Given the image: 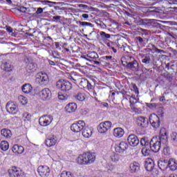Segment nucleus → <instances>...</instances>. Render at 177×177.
I'll return each mask as SVG.
<instances>
[{"label":"nucleus","instance_id":"nucleus-1","mask_svg":"<svg viewBox=\"0 0 177 177\" xmlns=\"http://www.w3.org/2000/svg\"><path fill=\"white\" fill-rule=\"evenodd\" d=\"M95 160H96V156L93 153L86 152L80 154L76 161L79 165H91V164L95 162Z\"/></svg>","mask_w":177,"mask_h":177},{"label":"nucleus","instance_id":"nucleus-2","mask_svg":"<svg viewBox=\"0 0 177 177\" xmlns=\"http://www.w3.org/2000/svg\"><path fill=\"white\" fill-rule=\"evenodd\" d=\"M55 86L57 89H59L62 92H67V91H70L73 88V85L70 82L63 79L57 81Z\"/></svg>","mask_w":177,"mask_h":177},{"label":"nucleus","instance_id":"nucleus-3","mask_svg":"<svg viewBox=\"0 0 177 177\" xmlns=\"http://www.w3.org/2000/svg\"><path fill=\"white\" fill-rule=\"evenodd\" d=\"M36 82L41 86H45L49 84V76L46 73H39L36 75Z\"/></svg>","mask_w":177,"mask_h":177},{"label":"nucleus","instance_id":"nucleus-4","mask_svg":"<svg viewBox=\"0 0 177 177\" xmlns=\"http://www.w3.org/2000/svg\"><path fill=\"white\" fill-rule=\"evenodd\" d=\"M161 145L162 142L158 140L157 137H153L150 140V148L153 153H158L160 151V149H161Z\"/></svg>","mask_w":177,"mask_h":177},{"label":"nucleus","instance_id":"nucleus-5","mask_svg":"<svg viewBox=\"0 0 177 177\" xmlns=\"http://www.w3.org/2000/svg\"><path fill=\"white\" fill-rule=\"evenodd\" d=\"M85 122L84 120H79L76 123H73L71 126V129L73 131V132H75V133H78V132H81L84 128H85Z\"/></svg>","mask_w":177,"mask_h":177},{"label":"nucleus","instance_id":"nucleus-6","mask_svg":"<svg viewBox=\"0 0 177 177\" xmlns=\"http://www.w3.org/2000/svg\"><path fill=\"white\" fill-rule=\"evenodd\" d=\"M111 125L112 124L110 121H105L100 123L97 127L98 132H100V133H106V132L110 131Z\"/></svg>","mask_w":177,"mask_h":177},{"label":"nucleus","instance_id":"nucleus-7","mask_svg":"<svg viewBox=\"0 0 177 177\" xmlns=\"http://www.w3.org/2000/svg\"><path fill=\"white\" fill-rule=\"evenodd\" d=\"M53 121V117L51 115H43L39 119V123L41 127H48Z\"/></svg>","mask_w":177,"mask_h":177},{"label":"nucleus","instance_id":"nucleus-8","mask_svg":"<svg viewBox=\"0 0 177 177\" xmlns=\"http://www.w3.org/2000/svg\"><path fill=\"white\" fill-rule=\"evenodd\" d=\"M158 140L165 146L168 145V133L167 132V129L165 128H162L160 129Z\"/></svg>","mask_w":177,"mask_h":177},{"label":"nucleus","instance_id":"nucleus-9","mask_svg":"<svg viewBox=\"0 0 177 177\" xmlns=\"http://www.w3.org/2000/svg\"><path fill=\"white\" fill-rule=\"evenodd\" d=\"M149 121L153 128H159L160 127V118L155 113H152L149 115Z\"/></svg>","mask_w":177,"mask_h":177},{"label":"nucleus","instance_id":"nucleus-10","mask_svg":"<svg viewBox=\"0 0 177 177\" xmlns=\"http://www.w3.org/2000/svg\"><path fill=\"white\" fill-rule=\"evenodd\" d=\"M6 109L10 114H17L19 111V106L15 104L13 102H8L6 106Z\"/></svg>","mask_w":177,"mask_h":177},{"label":"nucleus","instance_id":"nucleus-11","mask_svg":"<svg viewBox=\"0 0 177 177\" xmlns=\"http://www.w3.org/2000/svg\"><path fill=\"white\" fill-rule=\"evenodd\" d=\"M39 95L41 100H49L52 97V92L49 88H45L39 91Z\"/></svg>","mask_w":177,"mask_h":177},{"label":"nucleus","instance_id":"nucleus-12","mask_svg":"<svg viewBox=\"0 0 177 177\" xmlns=\"http://www.w3.org/2000/svg\"><path fill=\"white\" fill-rule=\"evenodd\" d=\"M37 172L41 177H48L50 175V169L48 166H39Z\"/></svg>","mask_w":177,"mask_h":177},{"label":"nucleus","instance_id":"nucleus-13","mask_svg":"<svg viewBox=\"0 0 177 177\" xmlns=\"http://www.w3.org/2000/svg\"><path fill=\"white\" fill-rule=\"evenodd\" d=\"M8 174L10 177H24L23 171L16 167H12L10 169Z\"/></svg>","mask_w":177,"mask_h":177},{"label":"nucleus","instance_id":"nucleus-14","mask_svg":"<svg viewBox=\"0 0 177 177\" xmlns=\"http://www.w3.org/2000/svg\"><path fill=\"white\" fill-rule=\"evenodd\" d=\"M24 61H25V62L28 63V64L26 66V70L28 72L34 73L35 71H36L37 64L32 62V61H31V59H30L27 57L24 59Z\"/></svg>","mask_w":177,"mask_h":177},{"label":"nucleus","instance_id":"nucleus-15","mask_svg":"<svg viewBox=\"0 0 177 177\" xmlns=\"http://www.w3.org/2000/svg\"><path fill=\"white\" fill-rule=\"evenodd\" d=\"M136 122L138 127H141V128H147L149 125V119L146 117L138 116L136 118Z\"/></svg>","mask_w":177,"mask_h":177},{"label":"nucleus","instance_id":"nucleus-16","mask_svg":"<svg viewBox=\"0 0 177 177\" xmlns=\"http://www.w3.org/2000/svg\"><path fill=\"white\" fill-rule=\"evenodd\" d=\"M127 142L129 145H130V146H132L133 147H136V146L139 145V138L134 134H131L127 138Z\"/></svg>","mask_w":177,"mask_h":177},{"label":"nucleus","instance_id":"nucleus-17","mask_svg":"<svg viewBox=\"0 0 177 177\" xmlns=\"http://www.w3.org/2000/svg\"><path fill=\"white\" fill-rule=\"evenodd\" d=\"M56 143H57V140L55 136H49L46 140V145L48 147H52V146H55Z\"/></svg>","mask_w":177,"mask_h":177},{"label":"nucleus","instance_id":"nucleus-18","mask_svg":"<svg viewBox=\"0 0 177 177\" xmlns=\"http://www.w3.org/2000/svg\"><path fill=\"white\" fill-rule=\"evenodd\" d=\"M145 168L148 171H151L152 169H154V161L149 158L145 160Z\"/></svg>","mask_w":177,"mask_h":177},{"label":"nucleus","instance_id":"nucleus-19","mask_svg":"<svg viewBox=\"0 0 177 177\" xmlns=\"http://www.w3.org/2000/svg\"><path fill=\"white\" fill-rule=\"evenodd\" d=\"M128 149V144L125 142H122L119 144V146L115 147L116 153H123Z\"/></svg>","mask_w":177,"mask_h":177},{"label":"nucleus","instance_id":"nucleus-20","mask_svg":"<svg viewBox=\"0 0 177 177\" xmlns=\"http://www.w3.org/2000/svg\"><path fill=\"white\" fill-rule=\"evenodd\" d=\"M124 156L121 154V153H114L113 156L111 157V160L113 162H122V161H124Z\"/></svg>","mask_w":177,"mask_h":177},{"label":"nucleus","instance_id":"nucleus-21","mask_svg":"<svg viewBox=\"0 0 177 177\" xmlns=\"http://www.w3.org/2000/svg\"><path fill=\"white\" fill-rule=\"evenodd\" d=\"M158 166L161 171H165L168 168V160L165 159H160L158 162Z\"/></svg>","mask_w":177,"mask_h":177},{"label":"nucleus","instance_id":"nucleus-22","mask_svg":"<svg viewBox=\"0 0 177 177\" xmlns=\"http://www.w3.org/2000/svg\"><path fill=\"white\" fill-rule=\"evenodd\" d=\"M124 133H125V132L121 127L115 128L113 130V136H115V138H122Z\"/></svg>","mask_w":177,"mask_h":177},{"label":"nucleus","instance_id":"nucleus-23","mask_svg":"<svg viewBox=\"0 0 177 177\" xmlns=\"http://www.w3.org/2000/svg\"><path fill=\"white\" fill-rule=\"evenodd\" d=\"M65 110L67 113H74L77 110V104L74 102L68 104L65 107Z\"/></svg>","mask_w":177,"mask_h":177},{"label":"nucleus","instance_id":"nucleus-24","mask_svg":"<svg viewBox=\"0 0 177 177\" xmlns=\"http://www.w3.org/2000/svg\"><path fill=\"white\" fill-rule=\"evenodd\" d=\"M167 165L169 168H170L171 171H176L177 170V163L176 160L174 158H170L169 161H167Z\"/></svg>","mask_w":177,"mask_h":177},{"label":"nucleus","instance_id":"nucleus-25","mask_svg":"<svg viewBox=\"0 0 177 177\" xmlns=\"http://www.w3.org/2000/svg\"><path fill=\"white\" fill-rule=\"evenodd\" d=\"M82 135L84 136V138H91V136H92V129H91L89 127H84Z\"/></svg>","mask_w":177,"mask_h":177},{"label":"nucleus","instance_id":"nucleus-26","mask_svg":"<svg viewBox=\"0 0 177 177\" xmlns=\"http://www.w3.org/2000/svg\"><path fill=\"white\" fill-rule=\"evenodd\" d=\"M129 168H130V172L133 174L136 172H139V169H140V167L139 166V163L134 162L130 165Z\"/></svg>","mask_w":177,"mask_h":177},{"label":"nucleus","instance_id":"nucleus-27","mask_svg":"<svg viewBox=\"0 0 177 177\" xmlns=\"http://www.w3.org/2000/svg\"><path fill=\"white\" fill-rule=\"evenodd\" d=\"M12 150L13 153H17V154H23V153H24V147L23 146H19L18 145H15Z\"/></svg>","mask_w":177,"mask_h":177},{"label":"nucleus","instance_id":"nucleus-28","mask_svg":"<svg viewBox=\"0 0 177 177\" xmlns=\"http://www.w3.org/2000/svg\"><path fill=\"white\" fill-rule=\"evenodd\" d=\"M1 134L5 139H10L12 138V131L8 129H1Z\"/></svg>","mask_w":177,"mask_h":177},{"label":"nucleus","instance_id":"nucleus-29","mask_svg":"<svg viewBox=\"0 0 177 177\" xmlns=\"http://www.w3.org/2000/svg\"><path fill=\"white\" fill-rule=\"evenodd\" d=\"M130 59H133V62L127 64L128 68H132L133 70H138V67H139V64L138 61H136L133 57H131Z\"/></svg>","mask_w":177,"mask_h":177},{"label":"nucleus","instance_id":"nucleus-30","mask_svg":"<svg viewBox=\"0 0 177 177\" xmlns=\"http://www.w3.org/2000/svg\"><path fill=\"white\" fill-rule=\"evenodd\" d=\"M21 89L24 93L28 94L32 91V86L30 84H25L22 86Z\"/></svg>","mask_w":177,"mask_h":177},{"label":"nucleus","instance_id":"nucleus-31","mask_svg":"<svg viewBox=\"0 0 177 177\" xmlns=\"http://www.w3.org/2000/svg\"><path fill=\"white\" fill-rule=\"evenodd\" d=\"M1 68L4 70V71H12V66L9 62H5L1 64Z\"/></svg>","mask_w":177,"mask_h":177},{"label":"nucleus","instance_id":"nucleus-32","mask_svg":"<svg viewBox=\"0 0 177 177\" xmlns=\"http://www.w3.org/2000/svg\"><path fill=\"white\" fill-rule=\"evenodd\" d=\"M87 57L86 60L91 61L90 59L93 60H96V59H99V55H97V53L93 51L88 54H87Z\"/></svg>","mask_w":177,"mask_h":177},{"label":"nucleus","instance_id":"nucleus-33","mask_svg":"<svg viewBox=\"0 0 177 177\" xmlns=\"http://www.w3.org/2000/svg\"><path fill=\"white\" fill-rule=\"evenodd\" d=\"M0 149L3 150V151H6L9 149V142L8 141H1L0 143Z\"/></svg>","mask_w":177,"mask_h":177},{"label":"nucleus","instance_id":"nucleus-34","mask_svg":"<svg viewBox=\"0 0 177 177\" xmlns=\"http://www.w3.org/2000/svg\"><path fill=\"white\" fill-rule=\"evenodd\" d=\"M100 35L102 41L110 39V38L111 37V35L110 34H107L106 33V32H103V31L100 32Z\"/></svg>","mask_w":177,"mask_h":177},{"label":"nucleus","instance_id":"nucleus-35","mask_svg":"<svg viewBox=\"0 0 177 177\" xmlns=\"http://www.w3.org/2000/svg\"><path fill=\"white\" fill-rule=\"evenodd\" d=\"M140 145L141 146H144L145 147L149 146V145L150 146V140H149V138H147V137H144L141 138Z\"/></svg>","mask_w":177,"mask_h":177},{"label":"nucleus","instance_id":"nucleus-36","mask_svg":"<svg viewBox=\"0 0 177 177\" xmlns=\"http://www.w3.org/2000/svg\"><path fill=\"white\" fill-rule=\"evenodd\" d=\"M74 98L79 102H84L85 100V94L79 93L74 95Z\"/></svg>","mask_w":177,"mask_h":177},{"label":"nucleus","instance_id":"nucleus-37","mask_svg":"<svg viewBox=\"0 0 177 177\" xmlns=\"http://www.w3.org/2000/svg\"><path fill=\"white\" fill-rule=\"evenodd\" d=\"M80 84L83 85L84 88H85V86H87L88 89H92V84H91V83H89V81H88L87 80L83 79L81 81Z\"/></svg>","mask_w":177,"mask_h":177},{"label":"nucleus","instance_id":"nucleus-38","mask_svg":"<svg viewBox=\"0 0 177 177\" xmlns=\"http://www.w3.org/2000/svg\"><path fill=\"white\" fill-rule=\"evenodd\" d=\"M44 12V8H38L35 13L32 14V17H39Z\"/></svg>","mask_w":177,"mask_h":177},{"label":"nucleus","instance_id":"nucleus-39","mask_svg":"<svg viewBox=\"0 0 177 177\" xmlns=\"http://www.w3.org/2000/svg\"><path fill=\"white\" fill-rule=\"evenodd\" d=\"M61 177H74V174L71 171H64L61 173Z\"/></svg>","mask_w":177,"mask_h":177},{"label":"nucleus","instance_id":"nucleus-40","mask_svg":"<svg viewBox=\"0 0 177 177\" xmlns=\"http://www.w3.org/2000/svg\"><path fill=\"white\" fill-rule=\"evenodd\" d=\"M22 120L25 122L31 121V115L28 113H25L23 114Z\"/></svg>","mask_w":177,"mask_h":177},{"label":"nucleus","instance_id":"nucleus-41","mask_svg":"<svg viewBox=\"0 0 177 177\" xmlns=\"http://www.w3.org/2000/svg\"><path fill=\"white\" fill-rule=\"evenodd\" d=\"M142 156H145L146 157L150 154V149H147V147H145L142 149Z\"/></svg>","mask_w":177,"mask_h":177},{"label":"nucleus","instance_id":"nucleus-42","mask_svg":"<svg viewBox=\"0 0 177 177\" xmlns=\"http://www.w3.org/2000/svg\"><path fill=\"white\" fill-rule=\"evenodd\" d=\"M142 63L144 64H150V62H151V59H150V56H145L142 59Z\"/></svg>","mask_w":177,"mask_h":177},{"label":"nucleus","instance_id":"nucleus-43","mask_svg":"<svg viewBox=\"0 0 177 177\" xmlns=\"http://www.w3.org/2000/svg\"><path fill=\"white\" fill-rule=\"evenodd\" d=\"M162 154H164L165 156H169V154H171V151L169 150V147H164Z\"/></svg>","mask_w":177,"mask_h":177},{"label":"nucleus","instance_id":"nucleus-44","mask_svg":"<svg viewBox=\"0 0 177 177\" xmlns=\"http://www.w3.org/2000/svg\"><path fill=\"white\" fill-rule=\"evenodd\" d=\"M41 3L44 5H49L50 6H53V5H56V2H53L48 0L41 1Z\"/></svg>","mask_w":177,"mask_h":177},{"label":"nucleus","instance_id":"nucleus-45","mask_svg":"<svg viewBox=\"0 0 177 177\" xmlns=\"http://www.w3.org/2000/svg\"><path fill=\"white\" fill-rule=\"evenodd\" d=\"M153 20L154 19H141V22L142 24H150L153 23Z\"/></svg>","mask_w":177,"mask_h":177},{"label":"nucleus","instance_id":"nucleus-46","mask_svg":"<svg viewBox=\"0 0 177 177\" xmlns=\"http://www.w3.org/2000/svg\"><path fill=\"white\" fill-rule=\"evenodd\" d=\"M68 96L66 94H58V99L59 100H67Z\"/></svg>","mask_w":177,"mask_h":177},{"label":"nucleus","instance_id":"nucleus-47","mask_svg":"<svg viewBox=\"0 0 177 177\" xmlns=\"http://www.w3.org/2000/svg\"><path fill=\"white\" fill-rule=\"evenodd\" d=\"M171 140L174 141V143H177V133L174 132L171 135Z\"/></svg>","mask_w":177,"mask_h":177},{"label":"nucleus","instance_id":"nucleus-48","mask_svg":"<svg viewBox=\"0 0 177 177\" xmlns=\"http://www.w3.org/2000/svg\"><path fill=\"white\" fill-rule=\"evenodd\" d=\"M147 106L149 107V109H156L157 108V104L156 103H147Z\"/></svg>","mask_w":177,"mask_h":177},{"label":"nucleus","instance_id":"nucleus-49","mask_svg":"<svg viewBox=\"0 0 177 177\" xmlns=\"http://www.w3.org/2000/svg\"><path fill=\"white\" fill-rule=\"evenodd\" d=\"M136 40L137 41V42H139L140 45H142V44L145 42V40H143V38H142L141 37H136Z\"/></svg>","mask_w":177,"mask_h":177},{"label":"nucleus","instance_id":"nucleus-50","mask_svg":"<svg viewBox=\"0 0 177 177\" xmlns=\"http://www.w3.org/2000/svg\"><path fill=\"white\" fill-rule=\"evenodd\" d=\"M81 26H88L89 27H93V24L89 22H80Z\"/></svg>","mask_w":177,"mask_h":177},{"label":"nucleus","instance_id":"nucleus-51","mask_svg":"<svg viewBox=\"0 0 177 177\" xmlns=\"http://www.w3.org/2000/svg\"><path fill=\"white\" fill-rule=\"evenodd\" d=\"M62 19L60 16H54L53 17L52 21H59Z\"/></svg>","mask_w":177,"mask_h":177},{"label":"nucleus","instance_id":"nucleus-52","mask_svg":"<svg viewBox=\"0 0 177 177\" xmlns=\"http://www.w3.org/2000/svg\"><path fill=\"white\" fill-rule=\"evenodd\" d=\"M18 10H19V12H21L22 13H26V10H27V8L21 6V7H19Z\"/></svg>","mask_w":177,"mask_h":177},{"label":"nucleus","instance_id":"nucleus-53","mask_svg":"<svg viewBox=\"0 0 177 177\" xmlns=\"http://www.w3.org/2000/svg\"><path fill=\"white\" fill-rule=\"evenodd\" d=\"M133 89L134 90L135 93H139V90L138 89V86H136V84L133 86Z\"/></svg>","mask_w":177,"mask_h":177},{"label":"nucleus","instance_id":"nucleus-54","mask_svg":"<svg viewBox=\"0 0 177 177\" xmlns=\"http://www.w3.org/2000/svg\"><path fill=\"white\" fill-rule=\"evenodd\" d=\"M102 59H104L105 60H107V62H109V60H111V59H113V56H105L103 57Z\"/></svg>","mask_w":177,"mask_h":177},{"label":"nucleus","instance_id":"nucleus-55","mask_svg":"<svg viewBox=\"0 0 177 177\" xmlns=\"http://www.w3.org/2000/svg\"><path fill=\"white\" fill-rule=\"evenodd\" d=\"M6 31H8V32H13V29L10 26H8L6 28Z\"/></svg>","mask_w":177,"mask_h":177},{"label":"nucleus","instance_id":"nucleus-56","mask_svg":"<svg viewBox=\"0 0 177 177\" xmlns=\"http://www.w3.org/2000/svg\"><path fill=\"white\" fill-rule=\"evenodd\" d=\"M79 8H82L83 9H85V8H88V6L85 4H80Z\"/></svg>","mask_w":177,"mask_h":177},{"label":"nucleus","instance_id":"nucleus-57","mask_svg":"<svg viewBox=\"0 0 177 177\" xmlns=\"http://www.w3.org/2000/svg\"><path fill=\"white\" fill-rule=\"evenodd\" d=\"M82 17H83L84 19H88L89 18V15L88 14H83L82 15Z\"/></svg>","mask_w":177,"mask_h":177},{"label":"nucleus","instance_id":"nucleus-58","mask_svg":"<svg viewBox=\"0 0 177 177\" xmlns=\"http://www.w3.org/2000/svg\"><path fill=\"white\" fill-rule=\"evenodd\" d=\"M48 63L50 66H55V62L52 61V60H48Z\"/></svg>","mask_w":177,"mask_h":177},{"label":"nucleus","instance_id":"nucleus-59","mask_svg":"<svg viewBox=\"0 0 177 177\" xmlns=\"http://www.w3.org/2000/svg\"><path fill=\"white\" fill-rule=\"evenodd\" d=\"M156 52H158V53H165L163 50H160L158 48L156 49Z\"/></svg>","mask_w":177,"mask_h":177},{"label":"nucleus","instance_id":"nucleus-60","mask_svg":"<svg viewBox=\"0 0 177 177\" xmlns=\"http://www.w3.org/2000/svg\"><path fill=\"white\" fill-rule=\"evenodd\" d=\"M160 102H165V96H162L160 98Z\"/></svg>","mask_w":177,"mask_h":177},{"label":"nucleus","instance_id":"nucleus-61","mask_svg":"<svg viewBox=\"0 0 177 177\" xmlns=\"http://www.w3.org/2000/svg\"><path fill=\"white\" fill-rule=\"evenodd\" d=\"M94 64H96L97 66H100V62L97 61H93Z\"/></svg>","mask_w":177,"mask_h":177},{"label":"nucleus","instance_id":"nucleus-62","mask_svg":"<svg viewBox=\"0 0 177 177\" xmlns=\"http://www.w3.org/2000/svg\"><path fill=\"white\" fill-rule=\"evenodd\" d=\"M111 49L114 53H117V49H115L114 47H111Z\"/></svg>","mask_w":177,"mask_h":177},{"label":"nucleus","instance_id":"nucleus-63","mask_svg":"<svg viewBox=\"0 0 177 177\" xmlns=\"http://www.w3.org/2000/svg\"><path fill=\"white\" fill-rule=\"evenodd\" d=\"M169 177H177V175L176 174H171L169 176Z\"/></svg>","mask_w":177,"mask_h":177},{"label":"nucleus","instance_id":"nucleus-64","mask_svg":"<svg viewBox=\"0 0 177 177\" xmlns=\"http://www.w3.org/2000/svg\"><path fill=\"white\" fill-rule=\"evenodd\" d=\"M165 68H167V70H169V63L166 64Z\"/></svg>","mask_w":177,"mask_h":177}]
</instances>
